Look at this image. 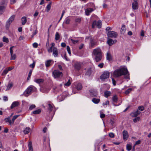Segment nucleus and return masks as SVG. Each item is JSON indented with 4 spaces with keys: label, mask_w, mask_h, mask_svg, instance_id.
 I'll return each instance as SVG.
<instances>
[{
    "label": "nucleus",
    "mask_w": 151,
    "mask_h": 151,
    "mask_svg": "<svg viewBox=\"0 0 151 151\" xmlns=\"http://www.w3.org/2000/svg\"><path fill=\"white\" fill-rule=\"evenodd\" d=\"M109 104V102L108 101H106L105 102L103 103L102 105L103 106H104L105 105H108Z\"/></svg>",
    "instance_id": "nucleus-54"
},
{
    "label": "nucleus",
    "mask_w": 151,
    "mask_h": 151,
    "mask_svg": "<svg viewBox=\"0 0 151 151\" xmlns=\"http://www.w3.org/2000/svg\"><path fill=\"white\" fill-rule=\"evenodd\" d=\"M22 23V25H24L27 22V18L25 17H23L21 19Z\"/></svg>",
    "instance_id": "nucleus-33"
},
{
    "label": "nucleus",
    "mask_w": 151,
    "mask_h": 151,
    "mask_svg": "<svg viewBox=\"0 0 151 151\" xmlns=\"http://www.w3.org/2000/svg\"><path fill=\"white\" fill-rule=\"evenodd\" d=\"M35 107L36 106L35 105L32 104L31 105H30V106H29V109L30 110H32L33 109L35 108Z\"/></svg>",
    "instance_id": "nucleus-49"
},
{
    "label": "nucleus",
    "mask_w": 151,
    "mask_h": 151,
    "mask_svg": "<svg viewBox=\"0 0 151 151\" xmlns=\"http://www.w3.org/2000/svg\"><path fill=\"white\" fill-rule=\"evenodd\" d=\"M140 119V118L139 117H137L134 119L133 121L134 122H136L138 121H139Z\"/></svg>",
    "instance_id": "nucleus-48"
},
{
    "label": "nucleus",
    "mask_w": 151,
    "mask_h": 151,
    "mask_svg": "<svg viewBox=\"0 0 151 151\" xmlns=\"http://www.w3.org/2000/svg\"><path fill=\"white\" fill-rule=\"evenodd\" d=\"M125 26L123 25L121 30V32L122 34H124L125 32Z\"/></svg>",
    "instance_id": "nucleus-39"
},
{
    "label": "nucleus",
    "mask_w": 151,
    "mask_h": 151,
    "mask_svg": "<svg viewBox=\"0 0 151 151\" xmlns=\"http://www.w3.org/2000/svg\"><path fill=\"white\" fill-rule=\"evenodd\" d=\"M70 19L68 18L65 19L64 22L67 24H68L70 23Z\"/></svg>",
    "instance_id": "nucleus-47"
},
{
    "label": "nucleus",
    "mask_w": 151,
    "mask_h": 151,
    "mask_svg": "<svg viewBox=\"0 0 151 151\" xmlns=\"http://www.w3.org/2000/svg\"><path fill=\"white\" fill-rule=\"evenodd\" d=\"M5 120L6 122H8L10 125L12 124L11 123L12 120L10 119V117H8V118H6Z\"/></svg>",
    "instance_id": "nucleus-37"
},
{
    "label": "nucleus",
    "mask_w": 151,
    "mask_h": 151,
    "mask_svg": "<svg viewBox=\"0 0 151 151\" xmlns=\"http://www.w3.org/2000/svg\"><path fill=\"white\" fill-rule=\"evenodd\" d=\"M28 148L29 151H33L32 142L31 141L29 142L28 143Z\"/></svg>",
    "instance_id": "nucleus-23"
},
{
    "label": "nucleus",
    "mask_w": 151,
    "mask_h": 151,
    "mask_svg": "<svg viewBox=\"0 0 151 151\" xmlns=\"http://www.w3.org/2000/svg\"><path fill=\"white\" fill-rule=\"evenodd\" d=\"M100 117L101 118H103L105 116V114H104L102 113V112L101 111H100Z\"/></svg>",
    "instance_id": "nucleus-55"
},
{
    "label": "nucleus",
    "mask_w": 151,
    "mask_h": 151,
    "mask_svg": "<svg viewBox=\"0 0 151 151\" xmlns=\"http://www.w3.org/2000/svg\"><path fill=\"white\" fill-rule=\"evenodd\" d=\"M38 46V44L37 43H34L33 44V46L35 48H37Z\"/></svg>",
    "instance_id": "nucleus-61"
},
{
    "label": "nucleus",
    "mask_w": 151,
    "mask_h": 151,
    "mask_svg": "<svg viewBox=\"0 0 151 151\" xmlns=\"http://www.w3.org/2000/svg\"><path fill=\"white\" fill-rule=\"evenodd\" d=\"M138 7V4L137 2V0H134V1L132 4V8L135 10L137 9Z\"/></svg>",
    "instance_id": "nucleus-13"
},
{
    "label": "nucleus",
    "mask_w": 151,
    "mask_h": 151,
    "mask_svg": "<svg viewBox=\"0 0 151 151\" xmlns=\"http://www.w3.org/2000/svg\"><path fill=\"white\" fill-rule=\"evenodd\" d=\"M14 47V46L11 47L9 48L10 52V54L13 53V48Z\"/></svg>",
    "instance_id": "nucleus-53"
},
{
    "label": "nucleus",
    "mask_w": 151,
    "mask_h": 151,
    "mask_svg": "<svg viewBox=\"0 0 151 151\" xmlns=\"http://www.w3.org/2000/svg\"><path fill=\"white\" fill-rule=\"evenodd\" d=\"M71 79H68L67 82L65 83L64 85V87H68L70 86L71 84Z\"/></svg>",
    "instance_id": "nucleus-24"
},
{
    "label": "nucleus",
    "mask_w": 151,
    "mask_h": 151,
    "mask_svg": "<svg viewBox=\"0 0 151 151\" xmlns=\"http://www.w3.org/2000/svg\"><path fill=\"white\" fill-rule=\"evenodd\" d=\"M90 94L93 96H96L97 95V92L96 91H90Z\"/></svg>",
    "instance_id": "nucleus-25"
},
{
    "label": "nucleus",
    "mask_w": 151,
    "mask_h": 151,
    "mask_svg": "<svg viewBox=\"0 0 151 151\" xmlns=\"http://www.w3.org/2000/svg\"><path fill=\"white\" fill-rule=\"evenodd\" d=\"M104 63H99L98 65V66L100 68H103V66H104Z\"/></svg>",
    "instance_id": "nucleus-57"
},
{
    "label": "nucleus",
    "mask_w": 151,
    "mask_h": 151,
    "mask_svg": "<svg viewBox=\"0 0 151 151\" xmlns=\"http://www.w3.org/2000/svg\"><path fill=\"white\" fill-rule=\"evenodd\" d=\"M101 21H98V22L94 21L93 23L92 27L94 28L95 26H96L98 28H100L101 27Z\"/></svg>",
    "instance_id": "nucleus-8"
},
{
    "label": "nucleus",
    "mask_w": 151,
    "mask_h": 151,
    "mask_svg": "<svg viewBox=\"0 0 151 151\" xmlns=\"http://www.w3.org/2000/svg\"><path fill=\"white\" fill-rule=\"evenodd\" d=\"M107 36L109 37L116 38L117 37L118 34L116 32L114 31H109L107 33Z\"/></svg>",
    "instance_id": "nucleus-7"
},
{
    "label": "nucleus",
    "mask_w": 151,
    "mask_h": 151,
    "mask_svg": "<svg viewBox=\"0 0 151 151\" xmlns=\"http://www.w3.org/2000/svg\"><path fill=\"white\" fill-rule=\"evenodd\" d=\"M109 136L111 138H113L114 137V134L112 132L110 133L109 134Z\"/></svg>",
    "instance_id": "nucleus-56"
},
{
    "label": "nucleus",
    "mask_w": 151,
    "mask_h": 151,
    "mask_svg": "<svg viewBox=\"0 0 151 151\" xmlns=\"http://www.w3.org/2000/svg\"><path fill=\"white\" fill-rule=\"evenodd\" d=\"M137 110L140 111H142L144 110V107L143 106H139L138 107Z\"/></svg>",
    "instance_id": "nucleus-45"
},
{
    "label": "nucleus",
    "mask_w": 151,
    "mask_h": 151,
    "mask_svg": "<svg viewBox=\"0 0 151 151\" xmlns=\"http://www.w3.org/2000/svg\"><path fill=\"white\" fill-rule=\"evenodd\" d=\"M8 1V0H1L0 3V5L2 6H4V8H6Z\"/></svg>",
    "instance_id": "nucleus-16"
},
{
    "label": "nucleus",
    "mask_w": 151,
    "mask_h": 151,
    "mask_svg": "<svg viewBox=\"0 0 151 151\" xmlns=\"http://www.w3.org/2000/svg\"><path fill=\"white\" fill-rule=\"evenodd\" d=\"M36 90V88L33 86H30L25 90L24 93V94L25 96H28L30 95L32 92L35 91Z\"/></svg>",
    "instance_id": "nucleus-4"
},
{
    "label": "nucleus",
    "mask_w": 151,
    "mask_h": 151,
    "mask_svg": "<svg viewBox=\"0 0 151 151\" xmlns=\"http://www.w3.org/2000/svg\"><path fill=\"white\" fill-rule=\"evenodd\" d=\"M122 134L123 139L125 140H127L129 137V134L127 132L126 130L123 131L122 132Z\"/></svg>",
    "instance_id": "nucleus-12"
},
{
    "label": "nucleus",
    "mask_w": 151,
    "mask_h": 151,
    "mask_svg": "<svg viewBox=\"0 0 151 151\" xmlns=\"http://www.w3.org/2000/svg\"><path fill=\"white\" fill-rule=\"evenodd\" d=\"M51 3L50 2V3L47 5L46 7V11L47 12H48L51 9Z\"/></svg>",
    "instance_id": "nucleus-35"
},
{
    "label": "nucleus",
    "mask_w": 151,
    "mask_h": 151,
    "mask_svg": "<svg viewBox=\"0 0 151 151\" xmlns=\"http://www.w3.org/2000/svg\"><path fill=\"white\" fill-rule=\"evenodd\" d=\"M41 111V110L40 109H38L33 111L32 113L35 114H37L40 113Z\"/></svg>",
    "instance_id": "nucleus-40"
},
{
    "label": "nucleus",
    "mask_w": 151,
    "mask_h": 151,
    "mask_svg": "<svg viewBox=\"0 0 151 151\" xmlns=\"http://www.w3.org/2000/svg\"><path fill=\"white\" fill-rule=\"evenodd\" d=\"M95 42L94 41L92 40L91 42L90 46L92 47L95 45Z\"/></svg>",
    "instance_id": "nucleus-51"
},
{
    "label": "nucleus",
    "mask_w": 151,
    "mask_h": 151,
    "mask_svg": "<svg viewBox=\"0 0 151 151\" xmlns=\"http://www.w3.org/2000/svg\"><path fill=\"white\" fill-rule=\"evenodd\" d=\"M19 116V115H17L14 116H13L12 119L11 123H12V124H14L15 120Z\"/></svg>",
    "instance_id": "nucleus-38"
},
{
    "label": "nucleus",
    "mask_w": 151,
    "mask_h": 151,
    "mask_svg": "<svg viewBox=\"0 0 151 151\" xmlns=\"http://www.w3.org/2000/svg\"><path fill=\"white\" fill-rule=\"evenodd\" d=\"M93 11L92 8H88L86 9L85 10L86 14L87 15H89Z\"/></svg>",
    "instance_id": "nucleus-19"
},
{
    "label": "nucleus",
    "mask_w": 151,
    "mask_h": 151,
    "mask_svg": "<svg viewBox=\"0 0 151 151\" xmlns=\"http://www.w3.org/2000/svg\"><path fill=\"white\" fill-rule=\"evenodd\" d=\"M111 94V92L110 91H106L104 92V96L106 98H107L110 96Z\"/></svg>",
    "instance_id": "nucleus-27"
},
{
    "label": "nucleus",
    "mask_w": 151,
    "mask_h": 151,
    "mask_svg": "<svg viewBox=\"0 0 151 151\" xmlns=\"http://www.w3.org/2000/svg\"><path fill=\"white\" fill-rule=\"evenodd\" d=\"M141 113V112L137 110L136 111L132 113V115L133 116L136 117L139 115Z\"/></svg>",
    "instance_id": "nucleus-26"
},
{
    "label": "nucleus",
    "mask_w": 151,
    "mask_h": 151,
    "mask_svg": "<svg viewBox=\"0 0 151 151\" xmlns=\"http://www.w3.org/2000/svg\"><path fill=\"white\" fill-rule=\"evenodd\" d=\"M13 86V83L12 82H9L6 86V91H8L10 90Z\"/></svg>",
    "instance_id": "nucleus-14"
},
{
    "label": "nucleus",
    "mask_w": 151,
    "mask_h": 151,
    "mask_svg": "<svg viewBox=\"0 0 151 151\" xmlns=\"http://www.w3.org/2000/svg\"><path fill=\"white\" fill-rule=\"evenodd\" d=\"M118 100V98L116 96H114L112 98V101L113 102H116Z\"/></svg>",
    "instance_id": "nucleus-43"
},
{
    "label": "nucleus",
    "mask_w": 151,
    "mask_h": 151,
    "mask_svg": "<svg viewBox=\"0 0 151 151\" xmlns=\"http://www.w3.org/2000/svg\"><path fill=\"white\" fill-rule=\"evenodd\" d=\"M69 41L70 42H72L73 43L75 44L77 43L78 42V40L74 39L72 38L69 39Z\"/></svg>",
    "instance_id": "nucleus-29"
},
{
    "label": "nucleus",
    "mask_w": 151,
    "mask_h": 151,
    "mask_svg": "<svg viewBox=\"0 0 151 151\" xmlns=\"http://www.w3.org/2000/svg\"><path fill=\"white\" fill-rule=\"evenodd\" d=\"M30 131V129L29 127H27L24 130L23 132L25 134H28Z\"/></svg>",
    "instance_id": "nucleus-31"
},
{
    "label": "nucleus",
    "mask_w": 151,
    "mask_h": 151,
    "mask_svg": "<svg viewBox=\"0 0 151 151\" xmlns=\"http://www.w3.org/2000/svg\"><path fill=\"white\" fill-rule=\"evenodd\" d=\"M74 84L76 88L78 90H80L82 89V86L81 83H74Z\"/></svg>",
    "instance_id": "nucleus-17"
},
{
    "label": "nucleus",
    "mask_w": 151,
    "mask_h": 151,
    "mask_svg": "<svg viewBox=\"0 0 151 151\" xmlns=\"http://www.w3.org/2000/svg\"><path fill=\"white\" fill-rule=\"evenodd\" d=\"M74 67L76 70H79L81 68V64L79 63H76L75 64Z\"/></svg>",
    "instance_id": "nucleus-22"
},
{
    "label": "nucleus",
    "mask_w": 151,
    "mask_h": 151,
    "mask_svg": "<svg viewBox=\"0 0 151 151\" xmlns=\"http://www.w3.org/2000/svg\"><path fill=\"white\" fill-rule=\"evenodd\" d=\"M124 75L125 78L129 79V74L127 68L122 67L116 70L113 72V76L114 77L117 78L122 75Z\"/></svg>",
    "instance_id": "nucleus-1"
},
{
    "label": "nucleus",
    "mask_w": 151,
    "mask_h": 151,
    "mask_svg": "<svg viewBox=\"0 0 151 151\" xmlns=\"http://www.w3.org/2000/svg\"><path fill=\"white\" fill-rule=\"evenodd\" d=\"M15 18L14 15H12L8 20L6 22V26L8 27L10 25V24L14 20Z\"/></svg>",
    "instance_id": "nucleus-11"
},
{
    "label": "nucleus",
    "mask_w": 151,
    "mask_h": 151,
    "mask_svg": "<svg viewBox=\"0 0 151 151\" xmlns=\"http://www.w3.org/2000/svg\"><path fill=\"white\" fill-rule=\"evenodd\" d=\"M132 89L130 88L127 90L125 92V93L126 94H127L129 93L132 90Z\"/></svg>",
    "instance_id": "nucleus-50"
},
{
    "label": "nucleus",
    "mask_w": 151,
    "mask_h": 151,
    "mask_svg": "<svg viewBox=\"0 0 151 151\" xmlns=\"http://www.w3.org/2000/svg\"><path fill=\"white\" fill-rule=\"evenodd\" d=\"M8 71L7 70H4L3 73H2V75H6L7 73L8 72Z\"/></svg>",
    "instance_id": "nucleus-58"
},
{
    "label": "nucleus",
    "mask_w": 151,
    "mask_h": 151,
    "mask_svg": "<svg viewBox=\"0 0 151 151\" xmlns=\"http://www.w3.org/2000/svg\"><path fill=\"white\" fill-rule=\"evenodd\" d=\"M50 87L48 86H43L40 88V91L43 93H47L50 89Z\"/></svg>",
    "instance_id": "nucleus-10"
},
{
    "label": "nucleus",
    "mask_w": 151,
    "mask_h": 151,
    "mask_svg": "<svg viewBox=\"0 0 151 151\" xmlns=\"http://www.w3.org/2000/svg\"><path fill=\"white\" fill-rule=\"evenodd\" d=\"M35 62H34L32 64H30L29 65V66L31 68H33L35 67Z\"/></svg>",
    "instance_id": "nucleus-60"
},
{
    "label": "nucleus",
    "mask_w": 151,
    "mask_h": 151,
    "mask_svg": "<svg viewBox=\"0 0 151 151\" xmlns=\"http://www.w3.org/2000/svg\"><path fill=\"white\" fill-rule=\"evenodd\" d=\"M53 108V105L50 104H48V110L50 111H51L52 110Z\"/></svg>",
    "instance_id": "nucleus-32"
},
{
    "label": "nucleus",
    "mask_w": 151,
    "mask_h": 151,
    "mask_svg": "<svg viewBox=\"0 0 151 151\" xmlns=\"http://www.w3.org/2000/svg\"><path fill=\"white\" fill-rule=\"evenodd\" d=\"M100 101L99 99H96L95 98H93L92 100V101L96 104L98 103Z\"/></svg>",
    "instance_id": "nucleus-34"
},
{
    "label": "nucleus",
    "mask_w": 151,
    "mask_h": 151,
    "mask_svg": "<svg viewBox=\"0 0 151 151\" xmlns=\"http://www.w3.org/2000/svg\"><path fill=\"white\" fill-rule=\"evenodd\" d=\"M11 55V58H10V60H15L16 58V55L15 53H12L11 54H10Z\"/></svg>",
    "instance_id": "nucleus-36"
},
{
    "label": "nucleus",
    "mask_w": 151,
    "mask_h": 151,
    "mask_svg": "<svg viewBox=\"0 0 151 151\" xmlns=\"http://www.w3.org/2000/svg\"><path fill=\"white\" fill-rule=\"evenodd\" d=\"M34 81L37 83H41L43 82V80L42 79H35Z\"/></svg>",
    "instance_id": "nucleus-28"
},
{
    "label": "nucleus",
    "mask_w": 151,
    "mask_h": 151,
    "mask_svg": "<svg viewBox=\"0 0 151 151\" xmlns=\"http://www.w3.org/2000/svg\"><path fill=\"white\" fill-rule=\"evenodd\" d=\"M92 56L96 62L100 61L102 59V54L101 50L99 48L94 49L92 52Z\"/></svg>",
    "instance_id": "nucleus-2"
},
{
    "label": "nucleus",
    "mask_w": 151,
    "mask_h": 151,
    "mask_svg": "<svg viewBox=\"0 0 151 151\" xmlns=\"http://www.w3.org/2000/svg\"><path fill=\"white\" fill-rule=\"evenodd\" d=\"M132 148V146L131 145L129 144H127L126 146V149L128 151H130Z\"/></svg>",
    "instance_id": "nucleus-42"
},
{
    "label": "nucleus",
    "mask_w": 151,
    "mask_h": 151,
    "mask_svg": "<svg viewBox=\"0 0 151 151\" xmlns=\"http://www.w3.org/2000/svg\"><path fill=\"white\" fill-rule=\"evenodd\" d=\"M39 14V12L36 11L35 12V13H34L33 16L35 18Z\"/></svg>",
    "instance_id": "nucleus-59"
},
{
    "label": "nucleus",
    "mask_w": 151,
    "mask_h": 151,
    "mask_svg": "<svg viewBox=\"0 0 151 151\" xmlns=\"http://www.w3.org/2000/svg\"><path fill=\"white\" fill-rule=\"evenodd\" d=\"M117 41L115 40L114 41L112 39L108 38L107 41V43L109 46L112 45L114 43H116Z\"/></svg>",
    "instance_id": "nucleus-15"
},
{
    "label": "nucleus",
    "mask_w": 151,
    "mask_h": 151,
    "mask_svg": "<svg viewBox=\"0 0 151 151\" xmlns=\"http://www.w3.org/2000/svg\"><path fill=\"white\" fill-rule=\"evenodd\" d=\"M17 0H10V3L11 4H14L16 1Z\"/></svg>",
    "instance_id": "nucleus-64"
},
{
    "label": "nucleus",
    "mask_w": 151,
    "mask_h": 151,
    "mask_svg": "<svg viewBox=\"0 0 151 151\" xmlns=\"http://www.w3.org/2000/svg\"><path fill=\"white\" fill-rule=\"evenodd\" d=\"M106 58L107 60L109 61L111 60L112 59V56L111 54L109 51L107 52L106 53Z\"/></svg>",
    "instance_id": "nucleus-20"
},
{
    "label": "nucleus",
    "mask_w": 151,
    "mask_h": 151,
    "mask_svg": "<svg viewBox=\"0 0 151 151\" xmlns=\"http://www.w3.org/2000/svg\"><path fill=\"white\" fill-rule=\"evenodd\" d=\"M14 68V67H8L7 70H8V71H9L11 70L12 69H13Z\"/></svg>",
    "instance_id": "nucleus-63"
},
{
    "label": "nucleus",
    "mask_w": 151,
    "mask_h": 151,
    "mask_svg": "<svg viewBox=\"0 0 151 151\" xmlns=\"http://www.w3.org/2000/svg\"><path fill=\"white\" fill-rule=\"evenodd\" d=\"M5 8L4 6L0 5V15L2 14L4 12Z\"/></svg>",
    "instance_id": "nucleus-30"
},
{
    "label": "nucleus",
    "mask_w": 151,
    "mask_h": 151,
    "mask_svg": "<svg viewBox=\"0 0 151 151\" xmlns=\"http://www.w3.org/2000/svg\"><path fill=\"white\" fill-rule=\"evenodd\" d=\"M109 75L110 73L109 72L105 71L100 76V79L102 81H104L106 79L109 78Z\"/></svg>",
    "instance_id": "nucleus-6"
},
{
    "label": "nucleus",
    "mask_w": 151,
    "mask_h": 151,
    "mask_svg": "<svg viewBox=\"0 0 151 151\" xmlns=\"http://www.w3.org/2000/svg\"><path fill=\"white\" fill-rule=\"evenodd\" d=\"M66 49H67V51L68 54H69V55L70 56H71V51H70V49L69 46H67L66 47Z\"/></svg>",
    "instance_id": "nucleus-46"
},
{
    "label": "nucleus",
    "mask_w": 151,
    "mask_h": 151,
    "mask_svg": "<svg viewBox=\"0 0 151 151\" xmlns=\"http://www.w3.org/2000/svg\"><path fill=\"white\" fill-rule=\"evenodd\" d=\"M3 100L4 101H7L8 100V98L7 96H4L3 97Z\"/></svg>",
    "instance_id": "nucleus-62"
},
{
    "label": "nucleus",
    "mask_w": 151,
    "mask_h": 151,
    "mask_svg": "<svg viewBox=\"0 0 151 151\" xmlns=\"http://www.w3.org/2000/svg\"><path fill=\"white\" fill-rule=\"evenodd\" d=\"M67 93L66 92H64L62 94L59 96L57 97V99L59 101H63L65 98L66 96H67Z\"/></svg>",
    "instance_id": "nucleus-9"
},
{
    "label": "nucleus",
    "mask_w": 151,
    "mask_h": 151,
    "mask_svg": "<svg viewBox=\"0 0 151 151\" xmlns=\"http://www.w3.org/2000/svg\"><path fill=\"white\" fill-rule=\"evenodd\" d=\"M3 41L6 43H8L9 42V39L8 38H6L5 37H4L3 38Z\"/></svg>",
    "instance_id": "nucleus-44"
},
{
    "label": "nucleus",
    "mask_w": 151,
    "mask_h": 151,
    "mask_svg": "<svg viewBox=\"0 0 151 151\" xmlns=\"http://www.w3.org/2000/svg\"><path fill=\"white\" fill-rule=\"evenodd\" d=\"M51 46L49 48L47 49L49 52H53V54L55 57H58V50L57 48L55 47V44L54 43L51 44Z\"/></svg>",
    "instance_id": "nucleus-3"
},
{
    "label": "nucleus",
    "mask_w": 151,
    "mask_h": 151,
    "mask_svg": "<svg viewBox=\"0 0 151 151\" xmlns=\"http://www.w3.org/2000/svg\"><path fill=\"white\" fill-rule=\"evenodd\" d=\"M53 63V61L52 60H48L45 62V65L46 67H48L51 65Z\"/></svg>",
    "instance_id": "nucleus-18"
},
{
    "label": "nucleus",
    "mask_w": 151,
    "mask_h": 151,
    "mask_svg": "<svg viewBox=\"0 0 151 151\" xmlns=\"http://www.w3.org/2000/svg\"><path fill=\"white\" fill-rule=\"evenodd\" d=\"M75 22H77L80 23L81 21V19L80 17H78L75 19Z\"/></svg>",
    "instance_id": "nucleus-52"
},
{
    "label": "nucleus",
    "mask_w": 151,
    "mask_h": 151,
    "mask_svg": "<svg viewBox=\"0 0 151 151\" xmlns=\"http://www.w3.org/2000/svg\"><path fill=\"white\" fill-rule=\"evenodd\" d=\"M52 73V76L55 78H60L63 76L62 72H60L58 70H54Z\"/></svg>",
    "instance_id": "nucleus-5"
},
{
    "label": "nucleus",
    "mask_w": 151,
    "mask_h": 151,
    "mask_svg": "<svg viewBox=\"0 0 151 151\" xmlns=\"http://www.w3.org/2000/svg\"><path fill=\"white\" fill-rule=\"evenodd\" d=\"M60 37V35L58 32H56L55 35V40H58Z\"/></svg>",
    "instance_id": "nucleus-41"
},
{
    "label": "nucleus",
    "mask_w": 151,
    "mask_h": 151,
    "mask_svg": "<svg viewBox=\"0 0 151 151\" xmlns=\"http://www.w3.org/2000/svg\"><path fill=\"white\" fill-rule=\"evenodd\" d=\"M19 105V102L18 101H15L14 102H13L11 105V106L10 107V108L11 109H12L14 108V107H15L16 106H18Z\"/></svg>",
    "instance_id": "nucleus-21"
}]
</instances>
